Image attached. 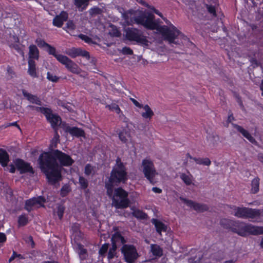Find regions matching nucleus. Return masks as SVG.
Returning a JSON list of instances; mask_svg holds the SVG:
<instances>
[{
	"instance_id": "f257e3e1",
	"label": "nucleus",
	"mask_w": 263,
	"mask_h": 263,
	"mask_svg": "<svg viewBox=\"0 0 263 263\" xmlns=\"http://www.w3.org/2000/svg\"><path fill=\"white\" fill-rule=\"evenodd\" d=\"M123 17L128 25L137 24L148 29L158 30L163 36L164 40L168 41L170 44L180 45L181 43L178 40L176 41L179 39L184 41H188V38L165 17L162 19L167 26H158L155 21V15L147 11L129 10L123 14Z\"/></svg>"
},
{
	"instance_id": "f03ea898",
	"label": "nucleus",
	"mask_w": 263,
	"mask_h": 263,
	"mask_svg": "<svg viewBox=\"0 0 263 263\" xmlns=\"http://www.w3.org/2000/svg\"><path fill=\"white\" fill-rule=\"evenodd\" d=\"M38 161L49 183L51 185L58 184V185L59 181L62 180V167L69 166L74 163V160L69 155L58 149L44 152L40 155Z\"/></svg>"
},
{
	"instance_id": "7ed1b4c3",
	"label": "nucleus",
	"mask_w": 263,
	"mask_h": 263,
	"mask_svg": "<svg viewBox=\"0 0 263 263\" xmlns=\"http://www.w3.org/2000/svg\"><path fill=\"white\" fill-rule=\"evenodd\" d=\"M127 173L121 159H116V163L110 173L108 180L105 182V188L107 195L111 197L113 193L114 186L124 183L127 180Z\"/></svg>"
},
{
	"instance_id": "20e7f679",
	"label": "nucleus",
	"mask_w": 263,
	"mask_h": 263,
	"mask_svg": "<svg viewBox=\"0 0 263 263\" xmlns=\"http://www.w3.org/2000/svg\"><path fill=\"white\" fill-rule=\"evenodd\" d=\"M231 231L242 237L257 235L263 234V227H256L237 220L234 221Z\"/></svg>"
},
{
	"instance_id": "39448f33",
	"label": "nucleus",
	"mask_w": 263,
	"mask_h": 263,
	"mask_svg": "<svg viewBox=\"0 0 263 263\" xmlns=\"http://www.w3.org/2000/svg\"><path fill=\"white\" fill-rule=\"evenodd\" d=\"M128 193L121 187L115 190L112 197V205L116 209H125L127 208L130 203L128 198Z\"/></svg>"
},
{
	"instance_id": "423d86ee",
	"label": "nucleus",
	"mask_w": 263,
	"mask_h": 263,
	"mask_svg": "<svg viewBox=\"0 0 263 263\" xmlns=\"http://www.w3.org/2000/svg\"><path fill=\"white\" fill-rule=\"evenodd\" d=\"M32 110H35L43 114L45 117L47 121L50 123L51 127L54 130H58V127L61 124V117L57 114L52 113V110L47 107H37L32 105L28 106Z\"/></svg>"
},
{
	"instance_id": "0eeeda50",
	"label": "nucleus",
	"mask_w": 263,
	"mask_h": 263,
	"mask_svg": "<svg viewBox=\"0 0 263 263\" xmlns=\"http://www.w3.org/2000/svg\"><path fill=\"white\" fill-rule=\"evenodd\" d=\"M234 215L242 219H256L259 217L262 210L245 207L235 206Z\"/></svg>"
},
{
	"instance_id": "6e6552de",
	"label": "nucleus",
	"mask_w": 263,
	"mask_h": 263,
	"mask_svg": "<svg viewBox=\"0 0 263 263\" xmlns=\"http://www.w3.org/2000/svg\"><path fill=\"white\" fill-rule=\"evenodd\" d=\"M126 38L129 41H136L138 43L147 46L148 42L146 37L143 35L141 30L134 28L125 29Z\"/></svg>"
},
{
	"instance_id": "1a4fd4ad",
	"label": "nucleus",
	"mask_w": 263,
	"mask_h": 263,
	"mask_svg": "<svg viewBox=\"0 0 263 263\" xmlns=\"http://www.w3.org/2000/svg\"><path fill=\"white\" fill-rule=\"evenodd\" d=\"M121 251L127 263H134L139 256L136 247L132 245H124Z\"/></svg>"
},
{
	"instance_id": "9d476101",
	"label": "nucleus",
	"mask_w": 263,
	"mask_h": 263,
	"mask_svg": "<svg viewBox=\"0 0 263 263\" xmlns=\"http://www.w3.org/2000/svg\"><path fill=\"white\" fill-rule=\"evenodd\" d=\"M142 166L143 168V173L144 176L149 182L154 184V177L157 174L156 170L154 167L153 162L149 159H144L142 160Z\"/></svg>"
},
{
	"instance_id": "9b49d317",
	"label": "nucleus",
	"mask_w": 263,
	"mask_h": 263,
	"mask_svg": "<svg viewBox=\"0 0 263 263\" xmlns=\"http://www.w3.org/2000/svg\"><path fill=\"white\" fill-rule=\"evenodd\" d=\"M46 202V199L43 196H39L37 197H33L28 199L25 202V209L30 212L33 208L40 206H44V203Z\"/></svg>"
},
{
	"instance_id": "f8f14e48",
	"label": "nucleus",
	"mask_w": 263,
	"mask_h": 263,
	"mask_svg": "<svg viewBox=\"0 0 263 263\" xmlns=\"http://www.w3.org/2000/svg\"><path fill=\"white\" fill-rule=\"evenodd\" d=\"M180 200L183 201L187 206L193 208L194 210L198 212H203L207 211L209 209L208 205L203 203L195 202L191 200L187 199L182 197H180Z\"/></svg>"
},
{
	"instance_id": "ddd939ff",
	"label": "nucleus",
	"mask_w": 263,
	"mask_h": 263,
	"mask_svg": "<svg viewBox=\"0 0 263 263\" xmlns=\"http://www.w3.org/2000/svg\"><path fill=\"white\" fill-rule=\"evenodd\" d=\"M61 61L60 63L64 65L65 67L71 72L79 74L82 71L78 65L67 57H63L62 59H61Z\"/></svg>"
},
{
	"instance_id": "4468645a",
	"label": "nucleus",
	"mask_w": 263,
	"mask_h": 263,
	"mask_svg": "<svg viewBox=\"0 0 263 263\" xmlns=\"http://www.w3.org/2000/svg\"><path fill=\"white\" fill-rule=\"evenodd\" d=\"M65 53L72 58L81 56L86 58L88 60L90 59L89 53L85 50H83L81 48L72 47L67 49L65 51Z\"/></svg>"
},
{
	"instance_id": "2eb2a0df",
	"label": "nucleus",
	"mask_w": 263,
	"mask_h": 263,
	"mask_svg": "<svg viewBox=\"0 0 263 263\" xmlns=\"http://www.w3.org/2000/svg\"><path fill=\"white\" fill-rule=\"evenodd\" d=\"M16 168L20 171L21 174L29 172L33 173V168L29 164L25 162L21 159H17L15 162Z\"/></svg>"
},
{
	"instance_id": "dca6fc26",
	"label": "nucleus",
	"mask_w": 263,
	"mask_h": 263,
	"mask_svg": "<svg viewBox=\"0 0 263 263\" xmlns=\"http://www.w3.org/2000/svg\"><path fill=\"white\" fill-rule=\"evenodd\" d=\"M68 18V13L66 11H63L53 18V25L58 27H61L64 22L67 21Z\"/></svg>"
},
{
	"instance_id": "f3484780",
	"label": "nucleus",
	"mask_w": 263,
	"mask_h": 263,
	"mask_svg": "<svg viewBox=\"0 0 263 263\" xmlns=\"http://www.w3.org/2000/svg\"><path fill=\"white\" fill-rule=\"evenodd\" d=\"M151 222L155 226L157 232L160 235H162V232H166L167 231V226L159 220L153 218Z\"/></svg>"
},
{
	"instance_id": "a211bd4d",
	"label": "nucleus",
	"mask_w": 263,
	"mask_h": 263,
	"mask_svg": "<svg viewBox=\"0 0 263 263\" xmlns=\"http://www.w3.org/2000/svg\"><path fill=\"white\" fill-rule=\"evenodd\" d=\"M111 245H114L117 248L118 247L123 245H125L126 240L121 235L120 232H116L112 235L111 239Z\"/></svg>"
},
{
	"instance_id": "6ab92c4d",
	"label": "nucleus",
	"mask_w": 263,
	"mask_h": 263,
	"mask_svg": "<svg viewBox=\"0 0 263 263\" xmlns=\"http://www.w3.org/2000/svg\"><path fill=\"white\" fill-rule=\"evenodd\" d=\"M233 126L237 129L238 132L240 133L245 138H246L250 142L253 144L256 143V141L255 139L250 135V134L241 126L232 123Z\"/></svg>"
},
{
	"instance_id": "aec40b11",
	"label": "nucleus",
	"mask_w": 263,
	"mask_h": 263,
	"mask_svg": "<svg viewBox=\"0 0 263 263\" xmlns=\"http://www.w3.org/2000/svg\"><path fill=\"white\" fill-rule=\"evenodd\" d=\"M66 132L69 133L72 136L77 137H83L84 136V132L82 129L76 127H69L68 126L65 129Z\"/></svg>"
},
{
	"instance_id": "412c9836",
	"label": "nucleus",
	"mask_w": 263,
	"mask_h": 263,
	"mask_svg": "<svg viewBox=\"0 0 263 263\" xmlns=\"http://www.w3.org/2000/svg\"><path fill=\"white\" fill-rule=\"evenodd\" d=\"M90 0H73V4L80 12L85 10L89 5Z\"/></svg>"
},
{
	"instance_id": "4be33fe9",
	"label": "nucleus",
	"mask_w": 263,
	"mask_h": 263,
	"mask_svg": "<svg viewBox=\"0 0 263 263\" xmlns=\"http://www.w3.org/2000/svg\"><path fill=\"white\" fill-rule=\"evenodd\" d=\"M23 95L31 103H34L39 105H41L42 102L36 96L30 94L27 92L26 90H23Z\"/></svg>"
},
{
	"instance_id": "5701e85b",
	"label": "nucleus",
	"mask_w": 263,
	"mask_h": 263,
	"mask_svg": "<svg viewBox=\"0 0 263 263\" xmlns=\"http://www.w3.org/2000/svg\"><path fill=\"white\" fill-rule=\"evenodd\" d=\"M9 161L8 153L4 149L0 148V164L3 166H6Z\"/></svg>"
},
{
	"instance_id": "b1692460",
	"label": "nucleus",
	"mask_w": 263,
	"mask_h": 263,
	"mask_svg": "<svg viewBox=\"0 0 263 263\" xmlns=\"http://www.w3.org/2000/svg\"><path fill=\"white\" fill-rule=\"evenodd\" d=\"M39 57V51L37 47L34 45H31L29 47V59L37 60Z\"/></svg>"
},
{
	"instance_id": "393cba45",
	"label": "nucleus",
	"mask_w": 263,
	"mask_h": 263,
	"mask_svg": "<svg viewBox=\"0 0 263 263\" xmlns=\"http://www.w3.org/2000/svg\"><path fill=\"white\" fill-rule=\"evenodd\" d=\"M150 247L151 251L153 255L160 257L163 255V250L159 245L152 244Z\"/></svg>"
},
{
	"instance_id": "a878e982",
	"label": "nucleus",
	"mask_w": 263,
	"mask_h": 263,
	"mask_svg": "<svg viewBox=\"0 0 263 263\" xmlns=\"http://www.w3.org/2000/svg\"><path fill=\"white\" fill-rule=\"evenodd\" d=\"M28 73L32 77H37L36 68H35V61L32 59L28 60Z\"/></svg>"
},
{
	"instance_id": "bb28decb",
	"label": "nucleus",
	"mask_w": 263,
	"mask_h": 263,
	"mask_svg": "<svg viewBox=\"0 0 263 263\" xmlns=\"http://www.w3.org/2000/svg\"><path fill=\"white\" fill-rule=\"evenodd\" d=\"M142 108L145 110V112H143L141 114L142 117L144 119H151L152 117L154 115L153 111L148 105L143 106Z\"/></svg>"
},
{
	"instance_id": "cd10ccee",
	"label": "nucleus",
	"mask_w": 263,
	"mask_h": 263,
	"mask_svg": "<svg viewBox=\"0 0 263 263\" xmlns=\"http://www.w3.org/2000/svg\"><path fill=\"white\" fill-rule=\"evenodd\" d=\"M259 190V178L255 177L251 182V193L256 194Z\"/></svg>"
},
{
	"instance_id": "c85d7f7f",
	"label": "nucleus",
	"mask_w": 263,
	"mask_h": 263,
	"mask_svg": "<svg viewBox=\"0 0 263 263\" xmlns=\"http://www.w3.org/2000/svg\"><path fill=\"white\" fill-rule=\"evenodd\" d=\"M47 51L49 53V54L53 55L59 62L61 61V59H62L63 57H64L65 56L62 54H57L56 52L55 48L51 46L49 44L47 46Z\"/></svg>"
},
{
	"instance_id": "c756f323",
	"label": "nucleus",
	"mask_w": 263,
	"mask_h": 263,
	"mask_svg": "<svg viewBox=\"0 0 263 263\" xmlns=\"http://www.w3.org/2000/svg\"><path fill=\"white\" fill-rule=\"evenodd\" d=\"M77 250L80 259L81 260L85 259L87 256V250L84 248V246L81 244H78Z\"/></svg>"
},
{
	"instance_id": "7c9ffc66",
	"label": "nucleus",
	"mask_w": 263,
	"mask_h": 263,
	"mask_svg": "<svg viewBox=\"0 0 263 263\" xmlns=\"http://www.w3.org/2000/svg\"><path fill=\"white\" fill-rule=\"evenodd\" d=\"M234 221L228 219H222L220 220V224L224 228L227 229H230L231 231L232 230Z\"/></svg>"
},
{
	"instance_id": "2f4dec72",
	"label": "nucleus",
	"mask_w": 263,
	"mask_h": 263,
	"mask_svg": "<svg viewBox=\"0 0 263 263\" xmlns=\"http://www.w3.org/2000/svg\"><path fill=\"white\" fill-rule=\"evenodd\" d=\"M119 138L122 142L125 143L130 138V133L126 130H123L119 134Z\"/></svg>"
},
{
	"instance_id": "473e14b6",
	"label": "nucleus",
	"mask_w": 263,
	"mask_h": 263,
	"mask_svg": "<svg viewBox=\"0 0 263 263\" xmlns=\"http://www.w3.org/2000/svg\"><path fill=\"white\" fill-rule=\"evenodd\" d=\"M96 173V167L90 164H87L85 166L84 173L86 176L94 175Z\"/></svg>"
},
{
	"instance_id": "72a5a7b5",
	"label": "nucleus",
	"mask_w": 263,
	"mask_h": 263,
	"mask_svg": "<svg viewBox=\"0 0 263 263\" xmlns=\"http://www.w3.org/2000/svg\"><path fill=\"white\" fill-rule=\"evenodd\" d=\"M194 160L196 162L197 164L200 165L209 166L211 164V161L208 158H194Z\"/></svg>"
},
{
	"instance_id": "f704fd0d",
	"label": "nucleus",
	"mask_w": 263,
	"mask_h": 263,
	"mask_svg": "<svg viewBox=\"0 0 263 263\" xmlns=\"http://www.w3.org/2000/svg\"><path fill=\"white\" fill-rule=\"evenodd\" d=\"M133 215L140 219H145L147 218V215L146 214L139 210H134L132 213Z\"/></svg>"
},
{
	"instance_id": "c9c22d12",
	"label": "nucleus",
	"mask_w": 263,
	"mask_h": 263,
	"mask_svg": "<svg viewBox=\"0 0 263 263\" xmlns=\"http://www.w3.org/2000/svg\"><path fill=\"white\" fill-rule=\"evenodd\" d=\"M65 210V208L63 204H58L57 213L60 219L62 218Z\"/></svg>"
},
{
	"instance_id": "e433bc0d",
	"label": "nucleus",
	"mask_w": 263,
	"mask_h": 263,
	"mask_svg": "<svg viewBox=\"0 0 263 263\" xmlns=\"http://www.w3.org/2000/svg\"><path fill=\"white\" fill-rule=\"evenodd\" d=\"M180 178L186 185H189L192 184V181L191 177L186 174L184 173L181 174L180 175Z\"/></svg>"
},
{
	"instance_id": "4c0bfd02",
	"label": "nucleus",
	"mask_w": 263,
	"mask_h": 263,
	"mask_svg": "<svg viewBox=\"0 0 263 263\" xmlns=\"http://www.w3.org/2000/svg\"><path fill=\"white\" fill-rule=\"evenodd\" d=\"M28 222V217L24 215H22L19 216L18 223L20 226H24Z\"/></svg>"
},
{
	"instance_id": "58836bf2",
	"label": "nucleus",
	"mask_w": 263,
	"mask_h": 263,
	"mask_svg": "<svg viewBox=\"0 0 263 263\" xmlns=\"http://www.w3.org/2000/svg\"><path fill=\"white\" fill-rule=\"evenodd\" d=\"M79 182L81 185V187L83 189H86L88 186V181L84 177L80 176L79 179Z\"/></svg>"
},
{
	"instance_id": "ea45409f",
	"label": "nucleus",
	"mask_w": 263,
	"mask_h": 263,
	"mask_svg": "<svg viewBox=\"0 0 263 263\" xmlns=\"http://www.w3.org/2000/svg\"><path fill=\"white\" fill-rule=\"evenodd\" d=\"M117 247L115 245H112L111 248L109 250L107 258L109 260L113 258L116 254Z\"/></svg>"
},
{
	"instance_id": "a19ab883",
	"label": "nucleus",
	"mask_w": 263,
	"mask_h": 263,
	"mask_svg": "<svg viewBox=\"0 0 263 263\" xmlns=\"http://www.w3.org/2000/svg\"><path fill=\"white\" fill-rule=\"evenodd\" d=\"M10 47L16 50L18 53L21 54L22 55H24V52L22 51V50L21 49L20 45L19 44V43H11Z\"/></svg>"
},
{
	"instance_id": "79ce46f5",
	"label": "nucleus",
	"mask_w": 263,
	"mask_h": 263,
	"mask_svg": "<svg viewBox=\"0 0 263 263\" xmlns=\"http://www.w3.org/2000/svg\"><path fill=\"white\" fill-rule=\"evenodd\" d=\"M106 107L108 108L110 110L116 111L117 114H119L120 112V109L119 106L116 103H112L110 105H107Z\"/></svg>"
},
{
	"instance_id": "37998d69",
	"label": "nucleus",
	"mask_w": 263,
	"mask_h": 263,
	"mask_svg": "<svg viewBox=\"0 0 263 263\" xmlns=\"http://www.w3.org/2000/svg\"><path fill=\"white\" fill-rule=\"evenodd\" d=\"M59 135L58 133L57 129L54 130V136L53 139L51 140V145L52 147H55L57 143L59 141Z\"/></svg>"
},
{
	"instance_id": "c03bdc74",
	"label": "nucleus",
	"mask_w": 263,
	"mask_h": 263,
	"mask_svg": "<svg viewBox=\"0 0 263 263\" xmlns=\"http://www.w3.org/2000/svg\"><path fill=\"white\" fill-rule=\"evenodd\" d=\"M89 14L91 16L100 14L102 12V10L99 7H94L90 9L89 11Z\"/></svg>"
},
{
	"instance_id": "a18cd8bd",
	"label": "nucleus",
	"mask_w": 263,
	"mask_h": 263,
	"mask_svg": "<svg viewBox=\"0 0 263 263\" xmlns=\"http://www.w3.org/2000/svg\"><path fill=\"white\" fill-rule=\"evenodd\" d=\"M109 247L108 243H105L102 246L99 250V253L101 256H104L108 250Z\"/></svg>"
},
{
	"instance_id": "49530a36",
	"label": "nucleus",
	"mask_w": 263,
	"mask_h": 263,
	"mask_svg": "<svg viewBox=\"0 0 263 263\" xmlns=\"http://www.w3.org/2000/svg\"><path fill=\"white\" fill-rule=\"evenodd\" d=\"M79 37L81 40L85 41L86 43H87L88 44H93L94 43L90 37H89V36H88L85 34H80L79 35Z\"/></svg>"
},
{
	"instance_id": "de8ad7c7",
	"label": "nucleus",
	"mask_w": 263,
	"mask_h": 263,
	"mask_svg": "<svg viewBox=\"0 0 263 263\" xmlns=\"http://www.w3.org/2000/svg\"><path fill=\"white\" fill-rule=\"evenodd\" d=\"M47 78L49 81L53 82H57L58 81L59 78L50 72H48L47 73Z\"/></svg>"
},
{
	"instance_id": "09e8293b",
	"label": "nucleus",
	"mask_w": 263,
	"mask_h": 263,
	"mask_svg": "<svg viewBox=\"0 0 263 263\" xmlns=\"http://www.w3.org/2000/svg\"><path fill=\"white\" fill-rule=\"evenodd\" d=\"M8 43L9 46H10L11 43H19V39L15 35L10 34L9 38L8 40Z\"/></svg>"
},
{
	"instance_id": "8fccbe9b",
	"label": "nucleus",
	"mask_w": 263,
	"mask_h": 263,
	"mask_svg": "<svg viewBox=\"0 0 263 263\" xmlns=\"http://www.w3.org/2000/svg\"><path fill=\"white\" fill-rule=\"evenodd\" d=\"M35 43L39 47H47V46L49 45L48 44L46 43L44 40L40 38H38L36 40Z\"/></svg>"
},
{
	"instance_id": "3c124183",
	"label": "nucleus",
	"mask_w": 263,
	"mask_h": 263,
	"mask_svg": "<svg viewBox=\"0 0 263 263\" xmlns=\"http://www.w3.org/2000/svg\"><path fill=\"white\" fill-rule=\"evenodd\" d=\"M206 8L208 12L213 16H216V10L215 7L212 5H206Z\"/></svg>"
},
{
	"instance_id": "603ef678",
	"label": "nucleus",
	"mask_w": 263,
	"mask_h": 263,
	"mask_svg": "<svg viewBox=\"0 0 263 263\" xmlns=\"http://www.w3.org/2000/svg\"><path fill=\"white\" fill-rule=\"evenodd\" d=\"M66 28L70 30H74L76 29V25L73 21H68L66 23Z\"/></svg>"
},
{
	"instance_id": "864d4df0",
	"label": "nucleus",
	"mask_w": 263,
	"mask_h": 263,
	"mask_svg": "<svg viewBox=\"0 0 263 263\" xmlns=\"http://www.w3.org/2000/svg\"><path fill=\"white\" fill-rule=\"evenodd\" d=\"M69 187L67 185L63 186L61 190V195L62 197H65L69 192Z\"/></svg>"
},
{
	"instance_id": "5fc2aeb1",
	"label": "nucleus",
	"mask_w": 263,
	"mask_h": 263,
	"mask_svg": "<svg viewBox=\"0 0 263 263\" xmlns=\"http://www.w3.org/2000/svg\"><path fill=\"white\" fill-rule=\"evenodd\" d=\"M110 34L111 35L116 37H119L121 34L120 31L115 27H112L111 31L110 32Z\"/></svg>"
},
{
	"instance_id": "6e6d98bb",
	"label": "nucleus",
	"mask_w": 263,
	"mask_h": 263,
	"mask_svg": "<svg viewBox=\"0 0 263 263\" xmlns=\"http://www.w3.org/2000/svg\"><path fill=\"white\" fill-rule=\"evenodd\" d=\"M122 53L124 54L132 55L133 54V50L129 47H125L122 49Z\"/></svg>"
},
{
	"instance_id": "4d7b16f0",
	"label": "nucleus",
	"mask_w": 263,
	"mask_h": 263,
	"mask_svg": "<svg viewBox=\"0 0 263 263\" xmlns=\"http://www.w3.org/2000/svg\"><path fill=\"white\" fill-rule=\"evenodd\" d=\"M58 104L59 105H60L64 107L65 108H66L68 110H70L71 109V107L67 103H65L62 101H59Z\"/></svg>"
},
{
	"instance_id": "13d9d810",
	"label": "nucleus",
	"mask_w": 263,
	"mask_h": 263,
	"mask_svg": "<svg viewBox=\"0 0 263 263\" xmlns=\"http://www.w3.org/2000/svg\"><path fill=\"white\" fill-rule=\"evenodd\" d=\"M6 236L4 233H0V247L6 241Z\"/></svg>"
},
{
	"instance_id": "bf43d9fd",
	"label": "nucleus",
	"mask_w": 263,
	"mask_h": 263,
	"mask_svg": "<svg viewBox=\"0 0 263 263\" xmlns=\"http://www.w3.org/2000/svg\"><path fill=\"white\" fill-rule=\"evenodd\" d=\"M130 100L132 101L133 104L138 108H141L143 107V105L139 103L136 100L133 98H130Z\"/></svg>"
},
{
	"instance_id": "052dcab7",
	"label": "nucleus",
	"mask_w": 263,
	"mask_h": 263,
	"mask_svg": "<svg viewBox=\"0 0 263 263\" xmlns=\"http://www.w3.org/2000/svg\"><path fill=\"white\" fill-rule=\"evenodd\" d=\"M21 254H17L15 251H13L12 255L11 256V257L9 259V262H11L16 257H21Z\"/></svg>"
},
{
	"instance_id": "680f3d73",
	"label": "nucleus",
	"mask_w": 263,
	"mask_h": 263,
	"mask_svg": "<svg viewBox=\"0 0 263 263\" xmlns=\"http://www.w3.org/2000/svg\"><path fill=\"white\" fill-rule=\"evenodd\" d=\"M137 3L141 4L143 6H148V4L144 0H135Z\"/></svg>"
},
{
	"instance_id": "e2e57ef3",
	"label": "nucleus",
	"mask_w": 263,
	"mask_h": 263,
	"mask_svg": "<svg viewBox=\"0 0 263 263\" xmlns=\"http://www.w3.org/2000/svg\"><path fill=\"white\" fill-rule=\"evenodd\" d=\"M152 191L156 193L160 194L162 193V190L157 187H153Z\"/></svg>"
},
{
	"instance_id": "0e129e2a",
	"label": "nucleus",
	"mask_w": 263,
	"mask_h": 263,
	"mask_svg": "<svg viewBox=\"0 0 263 263\" xmlns=\"http://www.w3.org/2000/svg\"><path fill=\"white\" fill-rule=\"evenodd\" d=\"M251 62L252 63V65H255V66H258L259 63H258L257 61L254 58L251 59Z\"/></svg>"
},
{
	"instance_id": "69168bd1",
	"label": "nucleus",
	"mask_w": 263,
	"mask_h": 263,
	"mask_svg": "<svg viewBox=\"0 0 263 263\" xmlns=\"http://www.w3.org/2000/svg\"><path fill=\"white\" fill-rule=\"evenodd\" d=\"M258 160L263 163V153H259L257 156Z\"/></svg>"
},
{
	"instance_id": "338daca9",
	"label": "nucleus",
	"mask_w": 263,
	"mask_h": 263,
	"mask_svg": "<svg viewBox=\"0 0 263 263\" xmlns=\"http://www.w3.org/2000/svg\"><path fill=\"white\" fill-rule=\"evenodd\" d=\"M189 261L190 263H199L200 262V260L198 258V259H197L195 261H194V259L193 258H190L189 259Z\"/></svg>"
},
{
	"instance_id": "774afa93",
	"label": "nucleus",
	"mask_w": 263,
	"mask_h": 263,
	"mask_svg": "<svg viewBox=\"0 0 263 263\" xmlns=\"http://www.w3.org/2000/svg\"><path fill=\"white\" fill-rule=\"evenodd\" d=\"M72 229H73V230L74 231H77L78 230H79V226L77 225V224H74L72 227Z\"/></svg>"
}]
</instances>
